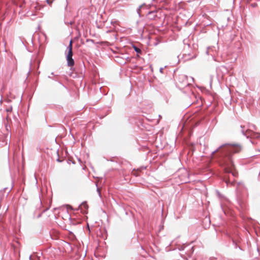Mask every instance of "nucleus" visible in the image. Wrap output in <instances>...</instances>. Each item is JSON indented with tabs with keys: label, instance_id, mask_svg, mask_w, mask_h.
Wrapping results in <instances>:
<instances>
[{
	"label": "nucleus",
	"instance_id": "nucleus-10",
	"mask_svg": "<svg viewBox=\"0 0 260 260\" xmlns=\"http://www.w3.org/2000/svg\"><path fill=\"white\" fill-rule=\"evenodd\" d=\"M7 111H12V108H11L10 109H8L7 110Z\"/></svg>",
	"mask_w": 260,
	"mask_h": 260
},
{
	"label": "nucleus",
	"instance_id": "nucleus-8",
	"mask_svg": "<svg viewBox=\"0 0 260 260\" xmlns=\"http://www.w3.org/2000/svg\"><path fill=\"white\" fill-rule=\"evenodd\" d=\"M81 206L85 209H87L88 208V205L86 203H82Z\"/></svg>",
	"mask_w": 260,
	"mask_h": 260
},
{
	"label": "nucleus",
	"instance_id": "nucleus-5",
	"mask_svg": "<svg viewBox=\"0 0 260 260\" xmlns=\"http://www.w3.org/2000/svg\"><path fill=\"white\" fill-rule=\"evenodd\" d=\"M141 171L140 169H138L137 170H133V171L132 172V174L134 176H138L140 175L139 174V172Z\"/></svg>",
	"mask_w": 260,
	"mask_h": 260
},
{
	"label": "nucleus",
	"instance_id": "nucleus-9",
	"mask_svg": "<svg viewBox=\"0 0 260 260\" xmlns=\"http://www.w3.org/2000/svg\"><path fill=\"white\" fill-rule=\"evenodd\" d=\"M53 1V0H47L46 1L48 4L51 5Z\"/></svg>",
	"mask_w": 260,
	"mask_h": 260
},
{
	"label": "nucleus",
	"instance_id": "nucleus-1",
	"mask_svg": "<svg viewBox=\"0 0 260 260\" xmlns=\"http://www.w3.org/2000/svg\"><path fill=\"white\" fill-rule=\"evenodd\" d=\"M242 149L241 146L239 145H229L225 144L221 146L218 149H217L215 152H219L221 153V156L224 157L226 161L227 160L230 161L231 166L227 167L225 168V170L226 172H231L234 174L233 170L234 169V166L233 164V161L231 159V156L235 153L240 152Z\"/></svg>",
	"mask_w": 260,
	"mask_h": 260
},
{
	"label": "nucleus",
	"instance_id": "nucleus-2",
	"mask_svg": "<svg viewBox=\"0 0 260 260\" xmlns=\"http://www.w3.org/2000/svg\"><path fill=\"white\" fill-rule=\"evenodd\" d=\"M73 56V51H68L67 56V60L68 62V65L69 67H72L74 64V60L72 58Z\"/></svg>",
	"mask_w": 260,
	"mask_h": 260
},
{
	"label": "nucleus",
	"instance_id": "nucleus-4",
	"mask_svg": "<svg viewBox=\"0 0 260 260\" xmlns=\"http://www.w3.org/2000/svg\"><path fill=\"white\" fill-rule=\"evenodd\" d=\"M156 16V12L154 11L149 12L147 15V17L149 19H153Z\"/></svg>",
	"mask_w": 260,
	"mask_h": 260
},
{
	"label": "nucleus",
	"instance_id": "nucleus-6",
	"mask_svg": "<svg viewBox=\"0 0 260 260\" xmlns=\"http://www.w3.org/2000/svg\"><path fill=\"white\" fill-rule=\"evenodd\" d=\"M72 44H73V41L72 40L70 41V44L69 46L68 47V51H73L72 50Z\"/></svg>",
	"mask_w": 260,
	"mask_h": 260
},
{
	"label": "nucleus",
	"instance_id": "nucleus-11",
	"mask_svg": "<svg viewBox=\"0 0 260 260\" xmlns=\"http://www.w3.org/2000/svg\"><path fill=\"white\" fill-rule=\"evenodd\" d=\"M57 161H59V162L61 161V160L59 159H58Z\"/></svg>",
	"mask_w": 260,
	"mask_h": 260
},
{
	"label": "nucleus",
	"instance_id": "nucleus-3",
	"mask_svg": "<svg viewBox=\"0 0 260 260\" xmlns=\"http://www.w3.org/2000/svg\"><path fill=\"white\" fill-rule=\"evenodd\" d=\"M245 135L247 136V137L250 136L255 138L260 139V134L256 133L255 132H252L250 130H247L246 132Z\"/></svg>",
	"mask_w": 260,
	"mask_h": 260
},
{
	"label": "nucleus",
	"instance_id": "nucleus-7",
	"mask_svg": "<svg viewBox=\"0 0 260 260\" xmlns=\"http://www.w3.org/2000/svg\"><path fill=\"white\" fill-rule=\"evenodd\" d=\"M133 48H134V50L136 51V52H137V53H141V50L140 49L137 48L136 46H134Z\"/></svg>",
	"mask_w": 260,
	"mask_h": 260
}]
</instances>
